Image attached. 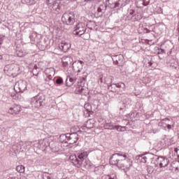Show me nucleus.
I'll return each instance as SVG.
<instances>
[{
	"mask_svg": "<svg viewBox=\"0 0 179 179\" xmlns=\"http://www.w3.org/2000/svg\"><path fill=\"white\" fill-rule=\"evenodd\" d=\"M142 3H143V5H144V6H146V4H145V0L142 1Z\"/></svg>",
	"mask_w": 179,
	"mask_h": 179,
	"instance_id": "603ef678",
	"label": "nucleus"
},
{
	"mask_svg": "<svg viewBox=\"0 0 179 179\" xmlns=\"http://www.w3.org/2000/svg\"><path fill=\"white\" fill-rule=\"evenodd\" d=\"M113 64H115V65H118V62H117V60H113Z\"/></svg>",
	"mask_w": 179,
	"mask_h": 179,
	"instance_id": "de8ad7c7",
	"label": "nucleus"
},
{
	"mask_svg": "<svg viewBox=\"0 0 179 179\" xmlns=\"http://www.w3.org/2000/svg\"><path fill=\"white\" fill-rule=\"evenodd\" d=\"M169 163H170V161L165 157H159L155 159V166L157 167H166V166L169 165Z\"/></svg>",
	"mask_w": 179,
	"mask_h": 179,
	"instance_id": "6e6552de",
	"label": "nucleus"
},
{
	"mask_svg": "<svg viewBox=\"0 0 179 179\" xmlns=\"http://www.w3.org/2000/svg\"><path fill=\"white\" fill-rule=\"evenodd\" d=\"M43 179H51V177L50 176V175H48V173H44L43 174Z\"/></svg>",
	"mask_w": 179,
	"mask_h": 179,
	"instance_id": "4c0bfd02",
	"label": "nucleus"
},
{
	"mask_svg": "<svg viewBox=\"0 0 179 179\" xmlns=\"http://www.w3.org/2000/svg\"><path fill=\"white\" fill-rule=\"evenodd\" d=\"M41 148H47V144H45V141H43L41 142Z\"/></svg>",
	"mask_w": 179,
	"mask_h": 179,
	"instance_id": "37998d69",
	"label": "nucleus"
},
{
	"mask_svg": "<svg viewBox=\"0 0 179 179\" xmlns=\"http://www.w3.org/2000/svg\"><path fill=\"white\" fill-rule=\"evenodd\" d=\"M124 131H127V127H122Z\"/></svg>",
	"mask_w": 179,
	"mask_h": 179,
	"instance_id": "864d4df0",
	"label": "nucleus"
},
{
	"mask_svg": "<svg viewBox=\"0 0 179 179\" xmlns=\"http://www.w3.org/2000/svg\"><path fill=\"white\" fill-rule=\"evenodd\" d=\"M46 78H48V79L50 81V83H55L54 80L52 79V78H54V76H51L50 74H45Z\"/></svg>",
	"mask_w": 179,
	"mask_h": 179,
	"instance_id": "f704fd0d",
	"label": "nucleus"
},
{
	"mask_svg": "<svg viewBox=\"0 0 179 179\" xmlns=\"http://www.w3.org/2000/svg\"><path fill=\"white\" fill-rule=\"evenodd\" d=\"M45 80L46 83H48V85H50V86H51V84H50V83H51V81L48 79V77H46V78H45Z\"/></svg>",
	"mask_w": 179,
	"mask_h": 179,
	"instance_id": "79ce46f5",
	"label": "nucleus"
},
{
	"mask_svg": "<svg viewBox=\"0 0 179 179\" xmlns=\"http://www.w3.org/2000/svg\"><path fill=\"white\" fill-rule=\"evenodd\" d=\"M144 31H145V33H150V30L148 29V28H145Z\"/></svg>",
	"mask_w": 179,
	"mask_h": 179,
	"instance_id": "49530a36",
	"label": "nucleus"
},
{
	"mask_svg": "<svg viewBox=\"0 0 179 179\" xmlns=\"http://www.w3.org/2000/svg\"><path fill=\"white\" fill-rule=\"evenodd\" d=\"M100 80H101V82H103V78H100Z\"/></svg>",
	"mask_w": 179,
	"mask_h": 179,
	"instance_id": "bf43d9fd",
	"label": "nucleus"
},
{
	"mask_svg": "<svg viewBox=\"0 0 179 179\" xmlns=\"http://www.w3.org/2000/svg\"><path fill=\"white\" fill-rule=\"evenodd\" d=\"M52 150L54 152H59V148L58 146L52 147Z\"/></svg>",
	"mask_w": 179,
	"mask_h": 179,
	"instance_id": "ea45409f",
	"label": "nucleus"
},
{
	"mask_svg": "<svg viewBox=\"0 0 179 179\" xmlns=\"http://www.w3.org/2000/svg\"><path fill=\"white\" fill-rule=\"evenodd\" d=\"M92 1H94V0H92Z\"/></svg>",
	"mask_w": 179,
	"mask_h": 179,
	"instance_id": "e2e57ef3",
	"label": "nucleus"
},
{
	"mask_svg": "<svg viewBox=\"0 0 179 179\" xmlns=\"http://www.w3.org/2000/svg\"><path fill=\"white\" fill-rule=\"evenodd\" d=\"M115 174L106 175L102 177V179H115Z\"/></svg>",
	"mask_w": 179,
	"mask_h": 179,
	"instance_id": "7c9ffc66",
	"label": "nucleus"
},
{
	"mask_svg": "<svg viewBox=\"0 0 179 179\" xmlns=\"http://www.w3.org/2000/svg\"><path fill=\"white\" fill-rule=\"evenodd\" d=\"M72 68L74 72H82V69H83V66L85 65V62L82 60H78L72 63Z\"/></svg>",
	"mask_w": 179,
	"mask_h": 179,
	"instance_id": "1a4fd4ad",
	"label": "nucleus"
},
{
	"mask_svg": "<svg viewBox=\"0 0 179 179\" xmlns=\"http://www.w3.org/2000/svg\"><path fill=\"white\" fill-rule=\"evenodd\" d=\"M78 85L76 87V94H80L81 93H85L83 92V89L85 87L82 85H85V79L83 80H81L80 82H78Z\"/></svg>",
	"mask_w": 179,
	"mask_h": 179,
	"instance_id": "2eb2a0df",
	"label": "nucleus"
},
{
	"mask_svg": "<svg viewBox=\"0 0 179 179\" xmlns=\"http://www.w3.org/2000/svg\"><path fill=\"white\" fill-rule=\"evenodd\" d=\"M108 89L113 93H115V92H118V90H117V88H115V84H110V85H108Z\"/></svg>",
	"mask_w": 179,
	"mask_h": 179,
	"instance_id": "a878e982",
	"label": "nucleus"
},
{
	"mask_svg": "<svg viewBox=\"0 0 179 179\" xmlns=\"http://www.w3.org/2000/svg\"><path fill=\"white\" fill-rule=\"evenodd\" d=\"M89 1H92V0H85V2H89Z\"/></svg>",
	"mask_w": 179,
	"mask_h": 179,
	"instance_id": "4d7b16f0",
	"label": "nucleus"
},
{
	"mask_svg": "<svg viewBox=\"0 0 179 179\" xmlns=\"http://www.w3.org/2000/svg\"><path fill=\"white\" fill-rule=\"evenodd\" d=\"M86 30H87V25L84 22H78L74 27L73 33L76 36H83L86 33Z\"/></svg>",
	"mask_w": 179,
	"mask_h": 179,
	"instance_id": "423d86ee",
	"label": "nucleus"
},
{
	"mask_svg": "<svg viewBox=\"0 0 179 179\" xmlns=\"http://www.w3.org/2000/svg\"><path fill=\"white\" fill-rule=\"evenodd\" d=\"M170 170L177 171L179 170V161H173L171 163Z\"/></svg>",
	"mask_w": 179,
	"mask_h": 179,
	"instance_id": "412c9836",
	"label": "nucleus"
},
{
	"mask_svg": "<svg viewBox=\"0 0 179 179\" xmlns=\"http://www.w3.org/2000/svg\"><path fill=\"white\" fill-rule=\"evenodd\" d=\"M90 23H93V22H92V21H90Z\"/></svg>",
	"mask_w": 179,
	"mask_h": 179,
	"instance_id": "680f3d73",
	"label": "nucleus"
},
{
	"mask_svg": "<svg viewBox=\"0 0 179 179\" xmlns=\"http://www.w3.org/2000/svg\"><path fill=\"white\" fill-rule=\"evenodd\" d=\"M89 92H87V90L86 88H83V93H81L80 94H82L83 96H87Z\"/></svg>",
	"mask_w": 179,
	"mask_h": 179,
	"instance_id": "a19ab883",
	"label": "nucleus"
},
{
	"mask_svg": "<svg viewBox=\"0 0 179 179\" xmlns=\"http://www.w3.org/2000/svg\"><path fill=\"white\" fill-rule=\"evenodd\" d=\"M15 71H16V68L14 64H8L4 67V71L8 72V73H10V75H13Z\"/></svg>",
	"mask_w": 179,
	"mask_h": 179,
	"instance_id": "f3484780",
	"label": "nucleus"
},
{
	"mask_svg": "<svg viewBox=\"0 0 179 179\" xmlns=\"http://www.w3.org/2000/svg\"><path fill=\"white\" fill-rule=\"evenodd\" d=\"M76 82V77H73V76L71 77V76H69L66 80V86L71 87Z\"/></svg>",
	"mask_w": 179,
	"mask_h": 179,
	"instance_id": "aec40b11",
	"label": "nucleus"
},
{
	"mask_svg": "<svg viewBox=\"0 0 179 179\" xmlns=\"http://www.w3.org/2000/svg\"><path fill=\"white\" fill-rule=\"evenodd\" d=\"M142 17H143V16L142 15V13L139 12V10L134 9L129 10V15H127L129 20L131 19L132 22H139V20H141Z\"/></svg>",
	"mask_w": 179,
	"mask_h": 179,
	"instance_id": "39448f33",
	"label": "nucleus"
},
{
	"mask_svg": "<svg viewBox=\"0 0 179 179\" xmlns=\"http://www.w3.org/2000/svg\"><path fill=\"white\" fill-rule=\"evenodd\" d=\"M22 111V107L19 105H13L8 110L9 114H19Z\"/></svg>",
	"mask_w": 179,
	"mask_h": 179,
	"instance_id": "4468645a",
	"label": "nucleus"
},
{
	"mask_svg": "<svg viewBox=\"0 0 179 179\" xmlns=\"http://www.w3.org/2000/svg\"><path fill=\"white\" fill-rule=\"evenodd\" d=\"M178 32H179V22L178 24Z\"/></svg>",
	"mask_w": 179,
	"mask_h": 179,
	"instance_id": "6e6d98bb",
	"label": "nucleus"
},
{
	"mask_svg": "<svg viewBox=\"0 0 179 179\" xmlns=\"http://www.w3.org/2000/svg\"><path fill=\"white\" fill-rule=\"evenodd\" d=\"M59 142L62 143H68V134L60 135Z\"/></svg>",
	"mask_w": 179,
	"mask_h": 179,
	"instance_id": "4be33fe9",
	"label": "nucleus"
},
{
	"mask_svg": "<svg viewBox=\"0 0 179 179\" xmlns=\"http://www.w3.org/2000/svg\"><path fill=\"white\" fill-rule=\"evenodd\" d=\"M147 160H148V157L147 156H145L144 155H141V162H142V163H146Z\"/></svg>",
	"mask_w": 179,
	"mask_h": 179,
	"instance_id": "c9c22d12",
	"label": "nucleus"
},
{
	"mask_svg": "<svg viewBox=\"0 0 179 179\" xmlns=\"http://www.w3.org/2000/svg\"><path fill=\"white\" fill-rule=\"evenodd\" d=\"M73 62V59H72V57H63L62 59V64L64 68L71 66Z\"/></svg>",
	"mask_w": 179,
	"mask_h": 179,
	"instance_id": "dca6fc26",
	"label": "nucleus"
},
{
	"mask_svg": "<svg viewBox=\"0 0 179 179\" xmlns=\"http://www.w3.org/2000/svg\"><path fill=\"white\" fill-rule=\"evenodd\" d=\"M120 1L117 0L115 3L110 5L111 9H117V8H120L121 6V3H120Z\"/></svg>",
	"mask_w": 179,
	"mask_h": 179,
	"instance_id": "bb28decb",
	"label": "nucleus"
},
{
	"mask_svg": "<svg viewBox=\"0 0 179 179\" xmlns=\"http://www.w3.org/2000/svg\"><path fill=\"white\" fill-rule=\"evenodd\" d=\"M114 124H113L112 122H110V123H105L104 125H103V128L105 129H114Z\"/></svg>",
	"mask_w": 179,
	"mask_h": 179,
	"instance_id": "393cba45",
	"label": "nucleus"
},
{
	"mask_svg": "<svg viewBox=\"0 0 179 179\" xmlns=\"http://www.w3.org/2000/svg\"><path fill=\"white\" fill-rule=\"evenodd\" d=\"M94 127H96V120L94 119H89L82 127V129H85V128H87V129H92Z\"/></svg>",
	"mask_w": 179,
	"mask_h": 179,
	"instance_id": "ddd939ff",
	"label": "nucleus"
},
{
	"mask_svg": "<svg viewBox=\"0 0 179 179\" xmlns=\"http://www.w3.org/2000/svg\"><path fill=\"white\" fill-rule=\"evenodd\" d=\"M55 83H57V85H62V83H64V80L62 79V78L59 77L56 79Z\"/></svg>",
	"mask_w": 179,
	"mask_h": 179,
	"instance_id": "473e14b6",
	"label": "nucleus"
},
{
	"mask_svg": "<svg viewBox=\"0 0 179 179\" xmlns=\"http://www.w3.org/2000/svg\"><path fill=\"white\" fill-rule=\"evenodd\" d=\"M148 64L150 66H152V65H153V63L152 62H150Z\"/></svg>",
	"mask_w": 179,
	"mask_h": 179,
	"instance_id": "3c124183",
	"label": "nucleus"
},
{
	"mask_svg": "<svg viewBox=\"0 0 179 179\" xmlns=\"http://www.w3.org/2000/svg\"><path fill=\"white\" fill-rule=\"evenodd\" d=\"M157 54H166V51L164 50V49H162V48H157Z\"/></svg>",
	"mask_w": 179,
	"mask_h": 179,
	"instance_id": "e433bc0d",
	"label": "nucleus"
},
{
	"mask_svg": "<svg viewBox=\"0 0 179 179\" xmlns=\"http://www.w3.org/2000/svg\"><path fill=\"white\" fill-rule=\"evenodd\" d=\"M40 72V69H38V66H37V65H35L34 66V69L32 70V73L34 76H38V73Z\"/></svg>",
	"mask_w": 179,
	"mask_h": 179,
	"instance_id": "cd10ccee",
	"label": "nucleus"
},
{
	"mask_svg": "<svg viewBox=\"0 0 179 179\" xmlns=\"http://www.w3.org/2000/svg\"><path fill=\"white\" fill-rule=\"evenodd\" d=\"M50 8H52L51 10H53L55 13H61V1L59 0H55Z\"/></svg>",
	"mask_w": 179,
	"mask_h": 179,
	"instance_id": "9b49d317",
	"label": "nucleus"
},
{
	"mask_svg": "<svg viewBox=\"0 0 179 179\" xmlns=\"http://www.w3.org/2000/svg\"><path fill=\"white\" fill-rule=\"evenodd\" d=\"M109 163L112 166H117L118 169L124 171L129 170L132 166V160L127 159V155H122L120 153L113 154L109 159Z\"/></svg>",
	"mask_w": 179,
	"mask_h": 179,
	"instance_id": "f257e3e1",
	"label": "nucleus"
},
{
	"mask_svg": "<svg viewBox=\"0 0 179 179\" xmlns=\"http://www.w3.org/2000/svg\"><path fill=\"white\" fill-rule=\"evenodd\" d=\"M45 74L54 76V75H55V70H54V68L46 69L45 71Z\"/></svg>",
	"mask_w": 179,
	"mask_h": 179,
	"instance_id": "5701e85b",
	"label": "nucleus"
},
{
	"mask_svg": "<svg viewBox=\"0 0 179 179\" xmlns=\"http://www.w3.org/2000/svg\"><path fill=\"white\" fill-rule=\"evenodd\" d=\"M112 59L113 61H117L118 62H121V61L124 59V56H122V55L113 56Z\"/></svg>",
	"mask_w": 179,
	"mask_h": 179,
	"instance_id": "b1692460",
	"label": "nucleus"
},
{
	"mask_svg": "<svg viewBox=\"0 0 179 179\" xmlns=\"http://www.w3.org/2000/svg\"><path fill=\"white\" fill-rule=\"evenodd\" d=\"M87 152H80L77 155H71L69 157V160L75 167L77 169H86V167L89 166L87 164Z\"/></svg>",
	"mask_w": 179,
	"mask_h": 179,
	"instance_id": "f03ea898",
	"label": "nucleus"
},
{
	"mask_svg": "<svg viewBox=\"0 0 179 179\" xmlns=\"http://www.w3.org/2000/svg\"><path fill=\"white\" fill-rule=\"evenodd\" d=\"M78 139L79 135L78 133L74 132L71 134H67V143H69V145H73V143H76Z\"/></svg>",
	"mask_w": 179,
	"mask_h": 179,
	"instance_id": "9d476101",
	"label": "nucleus"
},
{
	"mask_svg": "<svg viewBox=\"0 0 179 179\" xmlns=\"http://www.w3.org/2000/svg\"><path fill=\"white\" fill-rule=\"evenodd\" d=\"M167 128H168V129H171V124H168L167 125Z\"/></svg>",
	"mask_w": 179,
	"mask_h": 179,
	"instance_id": "8fccbe9b",
	"label": "nucleus"
},
{
	"mask_svg": "<svg viewBox=\"0 0 179 179\" xmlns=\"http://www.w3.org/2000/svg\"><path fill=\"white\" fill-rule=\"evenodd\" d=\"M15 92L23 93L27 90V82L26 80H20L17 82L14 86Z\"/></svg>",
	"mask_w": 179,
	"mask_h": 179,
	"instance_id": "0eeeda50",
	"label": "nucleus"
},
{
	"mask_svg": "<svg viewBox=\"0 0 179 179\" xmlns=\"http://www.w3.org/2000/svg\"><path fill=\"white\" fill-rule=\"evenodd\" d=\"M9 179H17L16 178H10Z\"/></svg>",
	"mask_w": 179,
	"mask_h": 179,
	"instance_id": "13d9d810",
	"label": "nucleus"
},
{
	"mask_svg": "<svg viewBox=\"0 0 179 179\" xmlns=\"http://www.w3.org/2000/svg\"><path fill=\"white\" fill-rule=\"evenodd\" d=\"M3 58L2 55H0V59H3Z\"/></svg>",
	"mask_w": 179,
	"mask_h": 179,
	"instance_id": "5fc2aeb1",
	"label": "nucleus"
},
{
	"mask_svg": "<svg viewBox=\"0 0 179 179\" xmlns=\"http://www.w3.org/2000/svg\"><path fill=\"white\" fill-rule=\"evenodd\" d=\"M114 129H117V131H118L119 132H124V131H125V130H122V127L118 126V125L115 126Z\"/></svg>",
	"mask_w": 179,
	"mask_h": 179,
	"instance_id": "72a5a7b5",
	"label": "nucleus"
},
{
	"mask_svg": "<svg viewBox=\"0 0 179 179\" xmlns=\"http://www.w3.org/2000/svg\"><path fill=\"white\" fill-rule=\"evenodd\" d=\"M29 38L33 43H36V44L42 45L43 48L47 47V45H43V42L40 41V39L37 38V33L36 32L32 33L31 35L29 36Z\"/></svg>",
	"mask_w": 179,
	"mask_h": 179,
	"instance_id": "f8f14e48",
	"label": "nucleus"
},
{
	"mask_svg": "<svg viewBox=\"0 0 179 179\" xmlns=\"http://www.w3.org/2000/svg\"><path fill=\"white\" fill-rule=\"evenodd\" d=\"M62 22L63 24L66 26H72L76 22V18H75V12L67 11L64 13L62 17Z\"/></svg>",
	"mask_w": 179,
	"mask_h": 179,
	"instance_id": "7ed1b4c3",
	"label": "nucleus"
},
{
	"mask_svg": "<svg viewBox=\"0 0 179 179\" xmlns=\"http://www.w3.org/2000/svg\"><path fill=\"white\" fill-rule=\"evenodd\" d=\"M88 29H90V30H92V28H90V27H88Z\"/></svg>",
	"mask_w": 179,
	"mask_h": 179,
	"instance_id": "052dcab7",
	"label": "nucleus"
},
{
	"mask_svg": "<svg viewBox=\"0 0 179 179\" xmlns=\"http://www.w3.org/2000/svg\"><path fill=\"white\" fill-rule=\"evenodd\" d=\"M103 10V8H101V6H99L98 8H97V12L100 13V12H102Z\"/></svg>",
	"mask_w": 179,
	"mask_h": 179,
	"instance_id": "c03bdc74",
	"label": "nucleus"
},
{
	"mask_svg": "<svg viewBox=\"0 0 179 179\" xmlns=\"http://www.w3.org/2000/svg\"><path fill=\"white\" fill-rule=\"evenodd\" d=\"M30 103L34 108H40L45 104V96L36 95L31 99Z\"/></svg>",
	"mask_w": 179,
	"mask_h": 179,
	"instance_id": "20e7f679",
	"label": "nucleus"
},
{
	"mask_svg": "<svg viewBox=\"0 0 179 179\" xmlns=\"http://www.w3.org/2000/svg\"><path fill=\"white\" fill-rule=\"evenodd\" d=\"M3 44V38H0V45H2Z\"/></svg>",
	"mask_w": 179,
	"mask_h": 179,
	"instance_id": "a18cd8bd",
	"label": "nucleus"
},
{
	"mask_svg": "<svg viewBox=\"0 0 179 179\" xmlns=\"http://www.w3.org/2000/svg\"><path fill=\"white\" fill-rule=\"evenodd\" d=\"M115 89L117 90V93H122L125 90V84L124 83H118L115 84Z\"/></svg>",
	"mask_w": 179,
	"mask_h": 179,
	"instance_id": "6ab92c4d",
	"label": "nucleus"
},
{
	"mask_svg": "<svg viewBox=\"0 0 179 179\" xmlns=\"http://www.w3.org/2000/svg\"><path fill=\"white\" fill-rule=\"evenodd\" d=\"M16 171H17V173H24V166L23 165L17 166Z\"/></svg>",
	"mask_w": 179,
	"mask_h": 179,
	"instance_id": "c85d7f7f",
	"label": "nucleus"
},
{
	"mask_svg": "<svg viewBox=\"0 0 179 179\" xmlns=\"http://www.w3.org/2000/svg\"><path fill=\"white\" fill-rule=\"evenodd\" d=\"M16 55L17 57H24L25 54L22 50H17L16 51Z\"/></svg>",
	"mask_w": 179,
	"mask_h": 179,
	"instance_id": "2f4dec72",
	"label": "nucleus"
},
{
	"mask_svg": "<svg viewBox=\"0 0 179 179\" xmlns=\"http://www.w3.org/2000/svg\"><path fill=\"white\" fill-rule=\"evenodd\" d=\"M62 50L63 51H68L71 48V45L65 43L64 45H62Z\"/></svg>",
	"mask_w": 179,
	"mask_h": 179,
	"instance_id": "c756f323",
	"label": "nucleus"
},
{
	"mask_svg": "<svg viewBox=\"0 0 179 179\" xmlns=\"http://www.w3.org/2000/svg\"><path fill=\"white\" fill-rule=\"evenodd\" d=\"M46 2L48 5V6H52V3H54V2H55V0H46Z\"/></svg>",
	"mask_w": 179,
	"mask_h": 179,
	"instance_id": "58836bf2",
	"label": "nucleus"
},
{
	"mask_svg": "<svg viewBox=\"0 0 179 179\" xmlns=\"http://www.w3.org/2000/svg\"><path fill=\"white\" fill-rule=\"evenodd\" d=\"M174 152H176V153H178L179 148H174Z\"/></svg>",
	"mask_w": 179,
	"mask_h": 179,
	"instance_id": "09e8293b",
	"label": "nucleus"
},
{
	"mask_svg": "<svg viewBox=\"0 0 179 179\" xmlns=\"http://www.w3.org/2000/svg\"><path fill=\"white\" fill-rule=\"evenodd\" d=\"M84 115L85 117H90V114H92V106L89 105V103H86L84 106Z\"/></svg>",
	"mask_w": 179,
	"mask_h": 179,
	"instance_id": "a211bd4d",
	"label": "nucleus"
}]
</instances>
